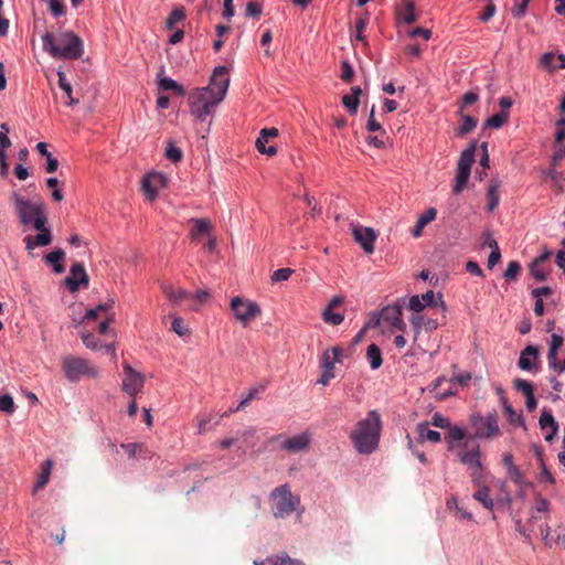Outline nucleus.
Returning a JSON list of instances; mask_svg holds the SVG:
<instances>
[{
  "label": "nucleus",
  "mask_w": 565,
  "mask_h": 565,
  "mask_svg": "<svg viewBox=\"0 0 565 565\" xmlns=\"http://www.w3.org/2000/svg\"><path fill=\"white\" fill-rule=\"evenodd\" d=\"M408 308L415 313H422L426 308H437L445 318L446 303L443 300L441 294H435L433 290H428L423 295H415L409 298Z\"/></svg>",
  "instance_id": "9d476101"
},
{
  "label": "nucleus",
  "mask_w": 565,
  "mask_h": 565,
  "mask_svg": "<svg viewBox=\"0 0 565 565\" xmlns=\"http://www.w3.org/2000/svg\"><path fill=\"white\" fill-rule=\"evenodd\" d=\"M478 486V490L473 493V499L481 502L482 505L488 509L492 510L494 507L493 500L490 498V490L483 482V477H481V482Z\"/></svg>",
  "instance_id": "58836bf2"
},
{
  "label": "nucleus",
  "mask_w": 565,
  "mask_h": 565,
  "mask_svg": "<svg viewBox=\"0 0 565 565\" xmlns=\"http://www.w3.org/2000/svg\"><path fill=\"white\" fill-rule=\"evenodd\" d=\"M311 435L309 433H301L299 435L287 438L282 444V449L290 452H298L309 447Z\"/></svg>",
  "instance_id": "bb28decb"
},
{
  "label": "nucleus",
  "mask_w": 565,
  "mask_h": 565,
  "mask_svg": "<svg viewBox=\"0 0 565 565\" xmlns=\"http://www.w3.org/2000/svg\"><path fill=\"white\" fill-rule=\"evenodd\" d=\"M539 425L541 430L545 433L544 439L551 443L558 433V423L555 420L551 409L544 408L542 411Z\"/></svg>",
  "instance_id": "412c9836"
},
{
  "label": "nucleus",
  "mask_w": 565,
  "mask_h": 565,
  "mask_svg": "<svg viewBox=\"0 0 565 565\" xmlns=\"http://www.w3.org/2000/svg\"><path fill=\"white\" fill-rule=\"evenodd\" d=\"M190 222L193 223V228L190 232L192 241H198L201 235H209L212 231V224L209 218H191Z\"/></svg>",
  "instance_id": "72a5a7b5"
},
{
  "label": "nucleus",
  "mask_w": 565,
  "mask_h": 565,
  "mask_svg": "<svg viewBox=\"0 0 565 565\" xmlns=\"http://www.w3.org/2000/svg\"><path fill=\"white\" fill-rule=\"evenodd\" d=\"M65 286L71 292H76L81 286L87 287L89 279L82 264H74L70 269V275L64 280Z\"/></svg>",
  "instance_id": "2eb2a0df"
},
{
  "label": "nucleus",
  "mask_w": 565,
  "mask_h": 565,
  "mask_svg": "<svg viewBox=\"0 0 565 565\" xmlns=\"http://www.w3.org/2000/svg\"><path fill=\"white\" fill-rule=\"evenodd\" d=\"M556 127L555 143H561L565 140V116L556 121Z\"/></svg>",
  "instance_id": "774afa93"
},
{
  "label": "nucleus",
  "mask_w": 565,
  "mask_h": 565,
  "mask_svg": "<svg viewBox=\"0 0 565 565\" xmlns=\"http://www.w3.org/2000/svg\"><path fill=\"white\" fill-rule=\"evenodd\" d=\"M11 200L19 222L23 226H32L38 231L36 235H28L23 238L25 248L32 250L36 247H44L52 243L53 236L49 226L46 206L41 200L30 201L19 193L13 192Z\"/></svg>",
  "instance_id": "f257e3e1"
},
{
  "label": "nucleus",
  "mask_w": 565,
  "mask_h": 565,
  "mask_svg": "<svg viewBox=\"0 0 565 565\" xmlns=\"http://www.w3.org/2000/svg\"><path fill=\"white\" fill-rule=\"evenodd\" d=\"M115 300L108 299L106 302L100 303L96 306L95 308H90L86 310L85 315L83 316L82 321L88 326L92 321H95L99 318H104L110 312H115L114 309Z\"/></svg>",
  "instance_id": "5701e85b"
},
{
  "label": "nucleus",
  "mask_w": 565,
  "mask_h": 565,
  "mask_svg": "<svg viewBox=\"0 0 565 565\" xmlns=\"http://www.w3.org/2000/svg\"><path fill=\"white\" fill-rule=\"evenodd\" d=\"M366 129L370 132L379 131V132H381L382 136H385V131L382 129L381 124L375 119L374 107L371 109V113H370V116H369V119H367V124H366Z\"/></svg>",
  "instance_id": "680f3d73"
},
{
  "label": "nucleus",
  "mask_w": 565,
  "mask_h": 565,
  "mask_svg": "<svg viewBox=\"0 0 565 565\" xmlns=\"http://www.w3.org/2000/svg\"><path fill=\"white\" fill-rule=\"evenodd\" d=\"M521 273V264L516 260H512L508 264L504 271V277L508 280H516Z\"/></svg>",
  "instance_id": "bf43d9fd"
},
{
  "label": "nucleus",
  "mask_w": 565,
  "mask_h": 565,
  "mask_svg": "<svg viewBox=\"0 0 565 565\" xmlns=\"http://www.w3.org/2000/svg\"><path fill=\"white\" fill-rule=\"evenodd\" d=\"M539 359V350L536 347L527 345L521 351L518 366L523 371H533Z\"/></svg>",
  "instance_id": "a878e982"
},
{
  "label": "nucleus",
  "mask_w": 565,
  "mask_h": 565,
  "mask_svg": "<svg viewBox=\"0 0 565 565\" xmlns=\"http://www.w3.org/2000/svg\"><path fill=\"white\" fill-rule=\"evenodd\" d=\"M366 359L372 370H377L383 363L382 352L379 345L372 343L366 349Z\"/></svg>",
  "instance_id": "37998d69"
},
{
  "label": "nucleus",
  "mask_w": 565,
  "mask_h": 565,
  "mask_svg": "<svg viewBox=\"0 0 565 565\" xmlns=\"http://www.w3.org/2000/svg\"><path fill=\"white\" fill-rule=\"evenodd\" d=\"M52 468H53V461L51 459H46L41 465V471L38 475L36 481L33 486V493L40 491L49 483Z\"/></svg>",
  "instance_id": "f704fd0d"
},
{
  "label": "nucleus",
  "mask_w": 565,
  "mask_h": 565,
  "mask_svg": "<svg viewBox=\"0 0 565 565\" xmlns=\"http://www.w3.org/2000/svg\"><path fill=\"white\" fill-rule=\"evenodd\" d=\"M231 31V28L224 24H217L215 26V32L217 35V39L213 42V49L215 52H218L223 47V40L222 38L227 34Z\"/></svg>",
  "instance_id": "4d7b16f0"
},
{
  "label": "nucleus",
  "mask_w": 565,
  "mask_h": 565,
  "mask_svg": "<svg viewBox=\"0 0 565 565\" xmlns=\"http://www.w3.org/2000/svg\"><path fill=\"white\" fill-rule=\"evenodd\" d=\"M185 18V9L182 6L174 7L167 18L166 28L172 30L178 23L183 22Z\"/></svg>",
  "instance_id": "49530a36"
},
{
  "label": "nucleus",
  "mask_w": 565,
  "mask_h": 565,
  "mask_svg": "<svg viewBox=\"0 0 565 565\" xmlns=\"http://www.w3.org/2000/svg\"><path fill=\"white\" fill-rule=\"evenodd\" d=\"M120 447L127 452V455L131 459H135L137 457L150 459L152 457V452L142 443H127L121 444Z\"/></svg>",
  "instance_id": "c85d7f7f"
},
{
  "label": "nucleus",
  "mask_w": 565,
  "mask_h": 565,
  "mask_svg": "<svg viewBox=\"0 0 565 565\" xmlns=\"http://www.w3.org/2000/svg\"><path fill=\"white\" fill-rule=\"evenodd\" d=\"M412 326L414 327L416 333H419L422 329L431 332L435 331L439 322L435 318L426 317L424 313H415L409 319Z\"/></svg>",
  "instance_id": "cd10ccee"
},
{
  "label": "nucleus",
  "mask_w": 565,
  "mask_h": 565,
  "mask_svg": "<svg viewBox=\"0 0 565 565\" xmlns=\"http://www.w3.org/2000/svg\"><path fill=\"white\" fill-rule=\"evenodd\" d=\"M166 157L170 161L177 163L182 160L183 153H182V150L174 145V142L169 141L168 146L166 148Z\"/></svg>",
  "instance_id": "6e6d98bb"
},
{
  "label": "nucleus",
  "mask_w": 565,
  "mask_h": 565,
  "mask_svg": "<svg viewBox=\"0 0 565 565\" xmlns=\"http://www.w3.org/2000/svg\"><path fill=\"white\" fill-rule=\"evenodd\" d=\"M361 94V87L353 86L351 87L350 94H347L342 97V104L351 115H355L358 113Z\"/></svg>",
  "instance_id": "c756f323"
},
{
  "label": "nucleus",
  "mask_w": 565,
  "mask_h": 565,
  "mask_svg": "<svg viewBox=\"0 0 565 565\" xmlns=\"http://www.w3.org/2000/svg\"><path fill=\"white\" fill-rule=\"evenodd\" d=\"M0 411L7 414L14 412V402L10 395L6 394L0 396Z\"/></svg>",
  "instance_id": "338daca9"
},
{
  "label": "nucleus",
  "mask_w": 565,
  "mask_h": 565,
  "mask_svg": "<svg viewBox=\"0 0 565 565\" xmlns=\"http://www.w3.org/2000/svg\"><path fill=\"white\" fill-rule=\"evenodd\" d=\"M472 424L476 428V436L479 438L489 439L500 434L497 412L489 413L484 417H475Z\"/></svg>",
  "instance_id": "ddd939ff"
},
{
  "label": "nucleus",
  "mask_w": 565,
  "mask_h": 565,
  "mask_svg": "<svg viewBox=\"0 0 565 565\" xmlns=\"http://www.w3.org/2000/svg\"><path fill=\"white\" fill-rule=\"evenodd\" d=\"M57 76H58V86L66 94L67 96V99H68V105H74L76 104L78 100L74 99L73 96H72V86L71 84L66 81V77H65V73L62 72V71H58L57 72Z\"/></svg>",
  "instance_id": "603ef678"
},
{
  "label": "nucleus",
  "mask_w": 565,
  "mask_h": 565,
  "mask_svg": "<svg viewBox=\"0 0 565 565\" xmlns=\"http://www.w3.org/2000/svg\"><path fill=\"white\" fill-rule=\"evenodd\" d=\"M476 148H477V143L472 142L460 154V158L457 163L455 184L452 186V192L455 194H460L468 183V180L470 177V171H471V166L475 161Z\"/></svg>",
  "instance_id": "1a4fd4ad"
},
{
  "label": "nucleus",
  "mask_w": 565,
  "mask_h": 565,
  "mask_svg": "<svg viewBox=\"0 0 565 565\" xmlns=\"http://www.w3.org/2000/svg\"><path fill=\"white\" fill-rule=\"evenodd\" d=\"M49 10L54 17H62L66 13L65 6L61 0H50Z\"/></svg>",
  "instance_id": "69168bd1"
},
{
  "label": "nucleus",
  "mask_w": 565,
  "mask_h": 565,
  "mask_svg": "<svg viewBox=\"0 0 565 565\" xmlns=\"http://www.w3.org/2000/svg\"><path fill=\"white\" fill-rule=\"evenodd\" d=\"M343 296H334L330 299L326 308L321 312V318L324 323L330 326H339L344 320V312L337 311L344 303Z\"/></svg>",
  "instance_id": "4468645a"
},
{
  "label": "nucleus",
  "mask_w": 565,
  "mask_h": 565,
  "mask_svg": "<svg viewBox=\"0 0 565 565\" xmlns=\"http://www.w3.org/2000/svg\"><path fill=\"white\" fill-rule=\"evenodd\" d=\"M499 188H500V181L498 180H491L488 186L487 191V199H488V211L492 212L499 204Z\"/></svg>",
  "instance_id": "79ce46f5"
},
{
  "label": "nucleus",
  "mask_w": 565,
  "mask_h": 565,
  "mask_svg": "<svg viewBox=\"0 0 565 565\" xmlns=\"http://www.w3.org/2000/svg\"><path fill=\"white\" fill-rule=\"evenodd\" d=\"M555 60H556L555 54L552 52H547L541 56L539 64L542 68L546 70L548 73H553L557 70V65H555V63H554Z\"/></svg>",
  "instance_id": "864d4df0"
},
{
  "label": "nucleus",
  "mask_w": 565,
  "mask_h": 565,
  "mask_svg": "<svg viewBox=\"0 0 565 565\" xmlns=\"http://www.w3.org/2000/svg\"><path fill=\"white\" fill-rule=\"evenodd\" d=\"M550 513V501L541 495L535 500V507L531 513L530 522L546 520Z\"/></svg>",
  "instance_id": "2f4dec72"
},
{
  "label": "nucleus",
  "mask_w": 565,
  "mask_h": 565,
  "mask_svg": "<svg viewBox=\"0 0 565 565\" xmlns=\"http://www.w3.org/2000/svg\"><path fill=\"white\" fill-rule=\"evenodd\" d=\"M416 430L418 434V440L420 443L428 440L430 443L437 444L441 440L440 433H438L437 430L430 429L429 423H427V422L417 424Z\"/></svg>",
  "instance_id": "c9c22d12"
},
{
  "label": "nucleus",
  "mask_w": 565,
  "mask_h": 565,
  "mask_svg": "<svg viewBox=\"0 0 565 565\" xmlns=\"http://www.w3.org/2000/svg\"><path fill=\"white\" fill-rule=\"evenodd\" d=\"M164 296L169 301L173 303H179L188 298H190V294L183 288H175L171 285L164 286L162 289Z\"/></svg>",
  "instance_id": "ea45409f"
},
{
  "label": "nucleus",
  "mask_w": 565,
  "mask_h": 565,
  "mask_svg": "<svg viewBox=\"0 0 565 565\" xmlns=\"http://www.w3.org/2000/svg\"><path fill=\"white\" fill-rule=\"evenodd\" d=\"M263 13V4L257 0H252L246 4L245 15L247 18H258Z\"/></svg>",
  "instance_id": "13d9d810"
},
{
  "label": "nucleus",
  "mask_w": 565,
  "mask_h": 565,
  "mask_svg": "<svg viewBox=\"0 0 565 565\" xmlns=\"http://www.w3.org/2000/svg\"><path fill=\"white\" fill-rule=\"evenodd\" d=\"M271 510L276 518H286L300 505V497L292 494L288 484H281L269 495Z\"/></svg>",
  "instance_id": "39448f33"
},
{
  "label": "nucleus",
  "mask_w": 565,
  "mask_h": 565,
  "mask_svg": "<svg viewBox=\"0 0 565 565\" xmlns=\"http://www.w3.org/2000/svg\"><path fill=\"white\" fill-rule=\"evenodd\" d=\"M500 399L503 406V411L507 415L508 422L514 427H522L524 430L527 429L524 417L522 413H518L512 405L509 403L508 398L504 396V391L499 388Z\"/></svg>",
  "instance_id": "b1692460"
},
{
  "label": "nucleus",
  "mask_w": 565,
  "mask_h": 565,
  "mask_svg": "<svg viewBox=\"0 0 565 565\" xmlns=\"http://www.w3.org/2000/svg\"><path fill=\"white\" fill-rule=\"evenodd\" d=\"M456 452L460 462L468 467L473 483L480 484L482 477L480 446L478 444L470 445L469 441H465L462 447L457 449Z\"/></svg>",
  "instance_id": "423d86ee"
},
{
  "label": "nucleus",
  "mask_w": 565,
  "mask_h": 565,
  "mask_svg": "<svg viewBox=\"0 0 565 565\" xmlns=\"http://www.w3.org/2000/svg\"><path fill=\"white\" fill-rule=\"evenodd\" d=\"M551 256L552 252L546 249L531 263L530 273L537 281H545L547 279L551 267L546 265V262H548Z\"/></svg>",
  "instance_id": "a211bd4d"
},
{
  "label": "nucleus",
  "mask_w": 565,
  "mask_h": 565,
  "mask_svg": "<svg viewBox=\"0 0 565 565\" xmlns=\"http://www.w3.org/2000/svg\"><path fill=\"white\" fill-rule=\"evenodd\" d=\"M122 391L130 397L136 398L142 392L145 376L132 369L128 363H124Z\"/></svg>",
  "instance_id": "f8f14e48"
},
{
  "label": "nucleus",
  "mask_w": 565,
  "mask_h": 565,
  "mask_svg": "<svg viewBox=\"0 0 565 565\" xmlns=\"http://www.w3.org/2000/svg\"><path fill=\"white\" fill-rule=\"evenodd\" d=\"M230 309L234 318L244 327L260 316L262 309L259 305L249 299L235 296L230 301Z\"/></svg>",
  "instance_id": "6e6552de"
},
{
  "label": "nucleus",
  "mask_w": 565,
  "mask_h": 565,
  "mask_svg": "<svg viewBox=\"0 0 565 565\" xmlns=\"http://www.w3.org/2000/svg\"><path fill=\"white\" fill-rule=\"evenodd\" d=\"M466 437V433H465V429L459 427V426H449L448 427V433L445 437L446 439V443L448 445V449L449 450H457L459 449L460 447H462V445H459V441L463 440Z\"/></svg>",
  "instance_id": "7c9ffc66"
},
{
  "label": "nucleus",
  "mask_w": 565,
  "mask_h": 565,
  "mask_svg": "<svg viewBox=\"0 0 565 565\" xmlns=\"http://www.w3.org/2000/svg\"><path fill=\"white\" fill-rule=\"evenodd\" d=\"M266 565H305V563L300 559L291 558L287 553H281L267 557Z\"/></svg>",
  "instance_id": "a18cd8bd"
},
{
  "label": "nucleus",
  "mask_w": 565,
  "mask_h": 565,
  "mask_svg": "<svg viewBox=\"0 0 565 565\" xmlns=\"http://www.w3.org/2000/svg\"><path fill=\"white\" fill-rule=\"evenodd\" d=\"M342 349L334 347L331 350H326L320 359V367L334 371L335 363L340 362Z\"/></svg>",
  "instance_id": "473e14b6"
},
{
  "label": "nucleus",
  "mask_w": 565,
  "mask_h": 565,
  "mask_svg": "<svg viewBox=\"0 0 565 565\" xmlns=\"http://www.w3.org/2000/svg\"><path fill=\"white\" fill-rule=\"evenodd\" d=\"M228 68L224 65L213 70L206 87L195 88L188 96L190 114L199 121H205L225 98L228 86Z\"/></svg>",
  "instance_id": "f03ea898"
},
{
  "label": "nucleus",
  "mask_w": 565,
  "mask_h": 565,
  "mask_svg": "<svg viewBox=\"0 0 565 565\" xmlns=\"http://www.w3.org/2000/svg\"><path fill=\"white\" fill-rule=\"evenodd\" d=\"M542 540L547 547L559 546L565 548V527L558 526L552 531L548 526L542 530Z\"/></svg>",
  "instance_id": "393cba45"
},
{
  "label": "nucleus",
  "mask_w": 565,
  "mask_h": 565,
  "mask_svg": "<svg viewBox=\"0 0 565 565\" xmlns=\"http://www.w3.org/2000/svg\"><path fill=\"white\" fill-rule=\"evenodd\" d=\"M265 391V385H260L258 387H252L249 388L248 393L245 397L242 398L238 406L236 408L230 409L227 413H224V415L237 412L239 409L245 408L253 399L256 398V396Z\"/></svg>",
  "instance_id": "09e8293b"
},
{
  "label": "nucleus",
  "mask_w": 565,
  "mask_h": 565,
  "mask_svg": "<svg viewBox=\"0 0 565 565\" xmlns=\"http://www.w3.org/2000/svg\"><path fill=\"white\" fill-rule=\"evenodd\" d=\"M159 87L163 90H173L179 96L185 95L184 87L170 77H162L159 81Z\"/></svg>",
  "instance_id": "3c124183"
},
{
  "label": "nucleus",
  "mask_w": 565,
  "mask_h": 565,
  "mask_svg": "<svg viewBox=\"0 0 565 565\" xmlns=\"http://www.w3.org/2000/svg\"><path fill=\"white\" fill-rule=\"evenodd\" d=\"M382 429L381 415L373 409L355 424L349 437L359 454L371 455L379 448Z\"/></svg>",
  "instance_id": "7ed1b4c3"
},
{
  "label": "nucleus",
  "mask_w": 565,
  "mask_h": 565,
  "mask_svg": "<svg viewBox=\"0 0 565 565\" xmlns=\"http://www.w3.org/2000/svg\"><path fill=\"white\" fill-rule=\"evenodd\" d=\"M354 76V71L348 61L341 62V79L344 83H351Z\"/></svg>",
  "instance_id": "0e129e2a"
},
{
  "label": "nucleus",
  "mask_w": 565,
  "mask_h": 565,
  "mask_svg": "<svg viewBox=\"0 0 565 565\" xmlns=\"http://www.w3.org/2000/svg\"><path fill=\"white\" fill-rule=\"evenodd\" d=\"M62 370L65 377L71 382H77L83 376L97 377L98 370L87 360L74 355L64 356L62 360Z\"/></svg>",
  "instance_id": "0eeeda50"
},
{
  "label": "nucleus",
  "mask_w": 565,
  "mask_h": 565,
  "mask_svg": "<svg viewBox=\"0 0 565 565\" xmlns=\"http://www.w3.org/2000/svg\"><path fill=\"white\" fill-rule=\"evenodd\" d=\"M352 234L356 243H359L366 254L374 252V242L376 234L371 227L353 226Z\"/></svg>",
  "instance_id": "6ab92c4d"
},
{
  "label": "nucleus",
  "mask_w": 565,
  "mask_h": 565,
  "mask_svg": "<svg viewBox=\"0 0 565 565\" xmlns=\"http://www.w3.org/2000/svg\"><path fill=\"white\" fill-rule=\"evenodd\" d=\"M514 387L518 391L522 392L525 397L534 394V387H533L532 383L526 380L516 379L514 381Z\"/></svg>",
  "instance_id": "052dcab7"
},
{
  "label": "nucleus",
  "mask_w": 565,
  "mask_h": 565,
  "mask_svg": "<svg viewBox=\"0 0 565 565\" xmlns=\"http://www.w3.org/2000/svg\"><path fill=\"white\" fill-rule=\"evenodd\" d=\"M461 117L460 125L456 128L455 134L457 137H463L471 132L477 127V119L470 115H459Z\"/></svg>",
  "instance_id": "a19ab883"
},
{
  "label": "nucleus",
  "mask_w": 565,
  "mask_h": 565,
  "mask_svg": "<svg viewBox=\"0 0 565 565\" xmlns=\"http://www.w3.org/2000/svg\"><path fill=\"white\" fill-rule=\"evenodd\" d=\"M563 337L556 333H553L551 337L550 349L547 353L548 364L552 369H556L557 366V353L559 348L563 345Z\"/></svg>",
  "instance_id": "4c0bfd02"
},
{
  "label": "nucleus",
  "mask_w": 565,
  "mask_h": 565,
  "mask_svg": "<svg viewBox=\"0 0 565 565\" xmlns=\"http://www.w3.org/2000/svg\"><path fill=\"white\" fill-rule=\"evenodd\" d=\"M278 135H279V131L275 127L263 128L259 131V136L255 141V147H256L257 151L262 154H266L268 157H274L277 153V148H276V146H267V143L269 142V140L271 138L278 137Z\"/></svg>",
  "instance_id": "dca6fc26"
},
{
  "label": "nucleus",
  "mask_w": 565,
  "mask_h": 565,
  "mask_svg": "<svg viewBox=\"0 0 565 565\" xmlns=\"http://www.w3.org/2000/svg\"><path fill=\"white\" fill-rule=\"evenodd\" d=\"M65 253L62 249H55L53 252H50L45 256V262L50 265H52L53 270L57 274H61L64 271V266L62 264V260L64 259Z\"/></svg>",
  "instance_id": "c03bdc74"
},
{
  "label": "nucleus",
  "mask_w": 565,
  "mask_h": 565,
  "mask_svg": "<svg viewBox=\"0 0 565 565\" xmlns=\"http://www.w3.org/2000/svg\"><path fill=\"white\" fill-rule=\"evenodd\" d=\"M115 312H110L98 323L97 332L100 335H111L113 339L116 338V331L110 328V324L115 322Z\"/></svg>",
  "instance_id": "de8ad7c7"
},
{
  "label": "nucleus",
  "mask_w": 565,
  "mask_h": 565,
  "mask_svg": "<svg viewBox=\"0 0 565 565\" xmlns=\"http://www.w3.org/2000/svg\"><path fill=\"white\" fill-rule=\"evenodd\" d=\"M171 330L174 331L179 337H184L190 333V330L184 320L179 316H171Z\"/></svg>",
  "instance_id": "5fc2aeb1"
},
{
  "label": "nucleus",
  "mask_w": 565,
  "mask_h": 565,
  "mask_svg": "<svg viewBox=\"0 0 565 565\" xmlns=\"http://www.w3.org/2000/svg\"><path fill=\"white\" fill-rule=\"evenodd\" d=\"M395 14L396 19L405 24H412L418 20L414 0H401L396 6Z\"/></svg>",
  "instance_id": "4be33fe9"
},
{
  "label": "nucleus",
  "mask_w": 565,
  "mask_h": 565,
  "mask_svg": "<svg viewBox=\"0 0 565 565\" xmlns=\"http://www.w3.org/2000/svg\"><path fill=\"white\" fill-rule=\"evenodd\" d=\"M382 323L387 327L391 333L396 331L404 332L406 330V323L403 320L402 307L398 303L384 307L379 312L374 326H381Z\"/></svg>",
  "instance_id": "9b49d317"
},
{
  "label": "nucleus",
  "mask_w": 565,
  "mask_h": 565,
  "mask_svg": "<svg viewBox=\"0 0 565 565\" xmlns=\"http://www.w3.org/2000/svg\"><path fill=\"white\" fill-rule=\"evenodd\" d=\"M9 127L7 124L1 125L0 131V168L4 172L7 170V154L6 150L11 146V141L8 137Z\"/></svg>",
  "instance_id": "e433bc0d"
},
{
  "label": "nucleus",
  "mask_w": 565,
  "mask_h": 565,
  "mask_svg": "<svg viewBox=\"0 0 565 565\" xmlns=\"http://www.w3.org/2000/svg\"><path fill=\"white\" fill-rule=\"evenodd\" d=\"M81 339L85 347L92 351H102L104 350L106 353L111 354L114 360H116V347L114 342L105 343L98 340L90 331L83 330L81 331Z\"/></svg>",
  "instance_id": "aec40b11"
},
{
  "label": "nucleus",
  "mask_w": 565,
  "mask_h": 565,
  "mask_svg": "<svg viewBox=\"0 0 565 565\" xmlns=\"http://www.w3.org/2000/svg\"><path fill=\"white\" fill-rule=\"evenodd\" d=\"M509 111L501 110L487 119L486 127L499 129L509 120Z\"/></svg>",
  "instance_id": "8fccbe9b"
},
{
  "label": "nucleus",
  "mask_w": 565,
  "mask_h": 565,
  "mask_svg": "<svg viewBox=\"0 0 565 565\" xmlns=\"http://www.w3.org/2000/svg\"><path fill=\"white\" fill-rule=\"evenodd\" d=\"M294 274V270L291 268H279L275 270L271 274V281L273 282H280L286 281L290 278V276Z\"/></svg>",
  "instance_id": "e2e57ef3"
},
{
  "label": "nucleus",
  "mask_w": 565,
  "mask_h": 565,
  "mask_svg": "<svg viewBox=\"0 0 565 565\" xmlns=\"http://www.w3.org/2000/svg\"><path fill=\"white\" fill-rule=\"evenodd\" d=\"M161 186H163L162 174L149 173L142 178L141 190L146 199L150 202L157 199Z\"/></svg>",
  "instance_id": "f3484780"
},
{
  "label": "nucleus",
  "mask_w": 565,
  "mask_h": 565,
  "mask_svg": "<svg viewBox=\"0 0 565 565\" xmlns=\"http://www.w3.org/2000/svg\"><path fill=\"white\" fill-rule=\"evenodd\" d=\"M43 50L53 58L73 61L84 53L83 41L73 31H65L54 36L50 32L42 35Z\"/></svg>",
  "instance_id": "20e7f679"
}]
</instances>
